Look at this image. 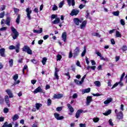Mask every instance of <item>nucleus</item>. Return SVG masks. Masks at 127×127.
<instances>
[{
    "instance_id": "nucleus-29",
    "label": "nucleus",
    "mask_w": 127,
    "mask_h": 127,
    "mask_svg": "<svg viewBox=\"0 0 127 127\" xmlns=\"http://www.w3.org/2000/svg\"><path fill=\"white\" fill-rule=\"evenodd\" d=\"M47 61V58L44 57L42 61V63L43 65H45V64H46Z\"/></svg>"
},
{
    "instance_id": "nucleus-51",
    "label": "nucleus",
    "mask_w": 127,
    "mask_h": 127,
    "mask_svg": "<svg viewBox=\"0 0 127 127\" xmlns=\"http://www.w3.org/2000/svg\"><path fill=\"white\" fill-rule=\"evenodd\" d=\"M63 5H64V1H61L60 4H59V7H62V6H63Z\"/></svg>"
},
{
    "instance_id": "nucleus-63",
    "label": "nucleus",
    "mask_w": 127,
    "mask_h": 127,
    "mask_svg": "<svg viewBox=\"0 0 127 127\" xmlns=\"http://www.w3.org/2000/svg\"><path fill=\"white\" fill-rule=\"evenodd\" d=\"M5 23L7 24V25H10V21H9V20H8V19L6 20Z\"/></svg>"
},
{
    "instance_id": "nucleus-11",
    "label": "nucleus",
    "mask_w": 127,
    "mask_h": 127,
    "mask_svg": "<svg viewBox=\"0 0 127 127\" xmlns=\"http://www.w3.org/2000/svg\"><path fill=\"white\" fill-rule=\"evenodd\" d=\"M62 38L64 42H67V33L63 32L62 35Z\"/></svg>"
},
{
    "instance_id": "nucleus-17",
    "label": "nucleus",
    "mask_w": 127,
    "mask_h": 127,
    "mask_svg": "<svg viewBox=\"0 0 127 127\" xmlns=\"http://www.w3.org/2000/svg\"><path fill=\"white\" fill-rule=\"evenodd\" d=\"M83 112V110H79L77 111L75 114V117L76 118V119H78L79 117H80V115H81V114H82Z\"/></svg>"
},
{
    "instance_id": "nucleus-62",
    "label": "nucleus",
    "mask_w": 127,
    "mask_h": 127,
    "mask_svg": "<svg viewBox=\"0 0 127 127\" xmlns=\"http://www.w3.org/2000/svg\"><path fill=\"white\" fill-rule=\"evenodd\" d=\"M54 76H55L56 79H57V80L59 79V76H58V73H55Z\"/></svg>"
},
{
    "instance_id": "nucleus-39",
    "label": "nucleus",
    "mask_w": 127,
    "mask_h": 127,
    "mask_svg": "<svg viewBox=\"0 0 127 127\" xmlns=\"http://www.w3.org/2000/svg\"><path fill=\"white\" fill-rule=\"evenodd\" d=\"M51 103H52V101L50 99H48L47 101V105L48 106H51Z\"/></svg>"
},
{
    "instance_id": "nucleus-20",
    "label": "nucleus",
    "mask_w": 127,
    "mask_h": 127,
    "mask_svg": "<svg viewBox=\"0 0 127 127\" xmlns=\"http://www.w3.org/2000/svg\"><path fill=\"white\" fill-rule=\"evenodd\" d=\"M5 102L8 107H9V106H10V104L9 103V100L7 95L5 96Z\"/></svg>"
},
{
    "instance_id": "nucleus-64",
    "label": "nucleus",
    "mask_w": 127,
    "mask_h": 127,
    "mask_svg": "<svg viewBox=\"0 0 127 127\" xmlns=\"http://www.w3.org/2000/svg\"><path fill=\"white\" fill-rule=\"evenodd\" d=\"M80 127H86V125L85 124H80L79 125Z\"/></svg>"
},
{
    "instance_id": "nucleus-48",
    "label": "nucleus",
    "mask_w": 127,
    "mask_h": 127,
    "mask_svg": "<svg viewBox=\"0 0 127 127\" xmlns=\"http://www.w3.org/2000/svg\"><path fill=\"white\" fill-rule=\"evenodd\" d=\"M27 68H28V67L27 66V65H25L24 66L22 72H23V75H24V70H26V69H27Z\"/></svg>"
},
{
    "instance_id": "nucleus-55",
    "label": "nucleus",
    "mask_w": 127,
    "mask_h": 127,
    "mask_svg": "<svg viewBox=\"0 0 127 127\" xmlns=\"http://www.w3.org/2000/svg\"><path fill=\"white\" fill-rule=\"evenodd\" d=\"M72 98L73 99H77L78 98V94L77 93L73 94Z\"/></svg>"
},
{
    "instance_id": "nucleus-5",
    "label": "nucleus",
    "mask_w": 127,
    "mask_h": 127,
    "mask_svg": "<svg viewBox=\"0 0 127 127\" xmlns=\"http://www.w3.org/2000/svg\"><path fill=\"white\" fill-rule=\"evenodd\" d=\"M32 12V11L30 10V8H29V7H28L26 9V12H27V17L29 20L31 19V16H30V14H31Z\"/></svg>"
},
{
    "instance_id": "nucleus-33",
    "label": "nucleus",
    "mask_w": 127,
    "mask_h": 127,
    "mask_svg": "<svg viewBox=\"0 0 127 127\" xmlns=\"http://www.w3.org/2000/svg\"><path fill=\"white\" fill-rule=\"evenodd\" d=\"M115 36L116 37H122V34H121L119 31H117Z\"/></svg>"
},
{
    "instance_id": "nucleus-7",
    "label": "nucleus",
    "mask_w": 127,
    "mask_h": 127,
    "mask_svg": "<svg viewBox=\"0 0 127 127\" xmlns=\"http://www.w3.org/2000/svg\"><path fill=\"white\" fill-rule=\"evenodd\" d=\"M67 107L70 113L69 114L70 116H72L73 113H74V108H73V107L70 105V104H67Z\"/></svg>"
},
{
    "instance_id": "nucleus-53",
    "label": "nucleus",
    "mask_w": 127,
    "mask_h": 127,
    "mask_svg": "<svg viewBox=\"0 0 127 127\" xmlns=\"http://www.w3.org/2000/svg\"><path fill=\"white\" fill-rule=\"evenodd\" d=\"M7 29V27H3L0 29V31H4Z\"/></svg>"
},
{
    "instance_id": "nucleus-3",
    "label": "nucleus",
    "mask_w": 127,
    "mask_h": 127,
    "mask_svg": "<svg viewBox=\"0 0 127 127\" xmlns=\"http://www.w3.org/2000/svg\"><path fill=\"white\" fill-rule=\"evenodd\" d=\"M22 49V51L26 52L27 54H29V55H31V54H32V51L28 46H24Z\"/></svg>"
},
{
    "instance_id": "nucleus-26",
    "label": "nucleus",
    "mask_w": 127,
    "mask_h": 127,
    "mask_svg": "<svg viewBox=\"0 0 127 127\" xmlns=\"http://www.w3.org/2000/svg\"><path fill=\"white\" fill-rule=\"evenodd\" d=\"M90 91H91V88H88L87 89H83L82 90V93L83 94H85L86 93H90Z\"/></svg>"
},
{
    "instance_id": "nucleus-32",
    "label": "nucleus",
    "mask_w": 127,
    "mask_h": 127,
    "mask_svg": "<svg viewBox=\"0 0 127 127\" xmlns=\"http://www.w3.org/2000/svg\"><path fill=\"white\" fill-rule=\"evenodd\" d=\"M18 118L19 117H18V115L17 114H15V115H14V116L12 117V120L13 122L16 121V120H18Z\"/></svg>"
},
{
    "instance_id": "nucleus-22",
    "label": "nucleus",
    "mask_w": 127,
    "mask_h": 127,
    "mask_svg": "<svg viewBox=\"0 0 127 127\" xmlns=\"http://www.w3.org/2000/svg\"><path fill=\"white\" fill-rule=\"evenodd\" d=\"M34 33H38V34H40V33H42L43 30H42V28H40L39 30H33Z\"/></svg>"
},
{
    "instance_id": "nucleus-35",
    "label": "nucleus",
    "mask_w": 127,
    "mask_h": 127,
    "mask_svg": "<svg viewBox=\"0 0 127 127\" xmlns=\"http://www.w3.org/2000/svg\"><path fill=\"white\" fill-rule=\"evenodd\" d=\"M62 59V56L61 55H58L57 56V61H60Z\"/></svg>"
},
{
    "instance_id": "nucleus-9",
    "label": "nucleus",
    "mask_w": 127,
    "mask_h": 127,
    "mask_svg": "<svg viewBox=\"0 0 127 127\" xmlns=\"http://www.w3.org/2000/svg\"><path fill=\"white\" fill-rule=\"evenodd\" d=\"M73 22L75 25H80V23L82 22V21L81 20L79 19L78 18H75L73 19Z\"/></svg>"
},
{
    "instance_id": "nucleus-10",
    "label": "nucleus",
    "mask_w": 127,
    "mask_h": 127,
    "mask_svg": "<svg viewBox=\"0 0 127 127\" xmlns=\"http://www.w3.org/2000/svg\"><path fill=\"white\" fill-rule=\"evenodd\" d=\"M86 25H87V21L84 20L80 25V29H85V28H86Z\"/></svg>"
},
{
    "instance_id": "nucleus-18",
    "label": "nucleus",
    "mask_w": 127,
    "mask_h": 127,
    "mask_svg": "<svg viewBox=\"0 0 127 127\" xmlns=\"http://www.w3.org/2000/svg\"><path fill=\"white\" fill-rule=\"evenodd\" d=\"M92 102V97L88 96L86 98V105L87 106H89L90 105V103Z\"/></svg>"
},
{
    "instance_id": "nucleus-21",
    "label": "nucleus",
    "mask_w": 127,
    "mask_h": 127,
    "mask_svg": "<svg viewBox=\"0 0 127 127\" xmlns=\"http://www.w3.org/2000/svg\"><path fill=\"white\" fill-rule=\"evenodd\" d=\"M42 107V104L41 103H36L35 104V108L37 111H39L40 108Z\"/></svg>"
},
{
    "instance_id": "nucleus-60",
    "label": "nucleus",
    "mask_w": 127,
    "mask_h": 127,
    "mask_svg": "<svg viewBox=\"0 0 127 127\" xmlns=\"http://www.w3.org/2000/svg\"><path fill=\"white\" fill-rule=\"evenodd\" d=\"M3 112L5 113V114L8 113V108H4L3 110Z\"/></svg>"
},
{
    "instance_id": "nucleus-37",
    "label": "nucleus",
    "mask_w": 127,
    "mask_h": 127,
    "mask_svg": "<svg viewBox=\"0 0 127 127\" xmlns=\"http://www.w3.org/2000/svg\"><path fill=\"white\" fill-rule=\"evenodd\" d=\"M113 14L115 16H119V15L120 14V11H117L115 12H113Z\"/></svg>"
},
{
    "instance_id": "nucleus-54",
    "label": "nucleus",
    "mask_w": 127,
    "mask_h": 127,
    "mask_svg": "<svg viewBox=\"0 0 127 127\" xmlns=\"http://www.w3.org/2000/svg\"><path fill=\"white\" fill-rule=\"evenodd\" d=\"M109 124L110 126H114V123H113V120L112 119H110L109 121Z\"/></svg>"
},
{
    "instance_id": "nucleus-27",
    "label": "nucleus",
    "mask_w": 127,
    "mask_h": 127,
    "mask_svg": "<svg viewBox=\"0 0 127 127\" xmlns=\"http://www.w3.org/2000/svg\"><path fill=\"white\" fill-rule=\"evenodd\" d=\"M86 52H87V48L86 47V46H84V51H83V52L81 54L82 57H84V56H85V55L86 54Z\"/></svg>"
},
{
    "instance_id": "nucleus-43",
    "label": "nucleus",
    "mask_w": 127,
    "mask_h": 127,
    "mask_svg": "<svg viewBox=\"0 0 127 127\" xmlns=\"http://www.w3.org/2000/svg\"><path fill=\"white\" fill-rule=\"evenodd\" d=\"M93 36H97V37H101V35L98 33H94L92 34Z\"/></svg>"
},
{
    "instance_id": "nucleus-34",
    "label": "nucleus",
    "mask_w": 127,
    "mask_h": 127,
    "mask_svg": "<svg viewBox=\"0 0 127 127\" xmlns=\"http://www.w3.org/2000/svg\"><path fill=\"white\" fill-rule=\"evenodd\" d=\"M9 65L10 67H12V66H13V60L11 59L9 61Z\"/></svg>"
},
{
    "instance_id": "nucleus-59",
    "label": "nucleus",
    "mask_w": 127,
    "mask_h": 127,
    "mask_svg": "<svg viewBox=\"0 0 127 127\" xmlns=\"http://www.w3.org/2000/svg\"><path fill=\"white\" fill-rule=\"evenodd\" d=\"M4 16V11H3L2 13H0V18H2Z\"/></svg>"
},
{
    "instance_id": "nucleus-2",
    "label": "nucleus",
    "mask_w": 127,
    "mask_h": 127,
    "mask_svg": "<svg viewBox=\"0 0 127 127\" xmlns=\"http://www.w3.org/2000/svg\"><path fill=\"white\" fill-rule=\"evenodd\" d=\"M115 113H116V114L117 120H123V119H124V114L123 113V112L120 111L118 112V110L116 109L115 110Z\"/></svg>"
},
{
    "instance_id": "nucleus-12",
    "label": "nucleus",
    "mask_w": 127,
    "mask_h": 127,
    "mask_svg": "<svg viewBox=\"0 0 127 127\" xmlns=\"http://www.w3.org/2000/svg\"><path fill=\"white\" fill-rule=\"evenodd\" d=\"M5 49L4 48H1L0 49V55L1 57H6V56H5Z\"/></svg>"
},
{
    "instance_id": "nucleus-46",
    "label": "nucleus",
    "mask_w": 127,
    "mask_h": 127,
    "mask_svg": "<svg viewBox=\"0 0 127 127\" xmlns=\"http://www.w3.org/2000/svg\"><path fill=\"white\" fill-rule=\"evenodd\" d=\"M122 50H123V51H127V47L126 45H124L123 46V47L122 48Z\"/></svg>"
},
{
    "instance_id": "nucleus-1",
    "label": "nucleus",
    "mask_w": 127,
    "mask_h": 127,
    "mask_svg": "<svg viewBox=\"0 0 127 127\" xmlns=\"http://www.w3.org/2000/svg\"><path fill=\"white\" fill-rule=\"evenodd\" d=\"M11 30L12 31L11 36L13 39H16L19 35V33L17 32V30L13 27H11Z\"/></svg>"
},
{
    "instance_id": "nucleus-52",
    "label": "nucleus",
    "mask_w": 127,
    "mask_h": 127,
    "mask_svg": "<svg viewBox=\"0 0 127 127\" xmlns=\"http://www.w3.org/2000/svg\"><path fill=\"white\" fill-rule=\"evenodd\" d=\"M126 75V73L124 72L123 74L121 75V78H120V81H123V79H124V77Z\"/></svg>"
},
{
    "instance_id": "nucleus-41",
    "label": "nucleus",
    "mask_w": 127,
    "mask_h": 127,
    "mask_svg": "<svg viewBox=\"0 0 127 127\" xmlns=\"http://www.w3.org/2000/svg\"><path fill=\"white\" fill-rule=\"evenodd\" d=\"M8 49H9V50H13V49H15V46L13 45H11L9 46Z\"/></svg>"
},
{
    "instance_id": "nucleus-61",
    "label": "nucleus",
    "mask_w": 127,
    "mask_h": 127,
    "mask_svg": "<svg viewBox=\"0 0 127 127\" xmlns=\"http://www.w3.org/2000/svg\"><path fill=\"white\" fill-rule=\"evenodd\" d=\"M56 110L57 112H60L61 111H62V107H58Z\"/></svg>"
},
{
    "instance_id": "nucleus-30",
    "label": "nucleus",
    "mask_w": 127,
    "mask_h": 127,
    "mask_svg": "<svg viewBox=\"0 0 127 127\" xmlns=\"http://www.w3.org/2000/svg\"><path fill=\"white\" fill-rule=\"evenodd\" d=\"M20 20V14H18L17 17L16 19V22L17 24H19V22Z\"/></svg>"
},
{
    "instance_id": "nucleus-19",
    "label": "nucleus",
    "mask_w": 127,
    "mask_h": 127,
    "mask_svg": "<svg viewBox=\"0 0 127 127\" xmlns=\"http://www.w3.org/2000/svg\"><path fill=\"white\" fill-rule=\"evenodd\" d=\"M67 0V3L69 4V6L72 4V6H74L75 5V0Z\"/></svg>"
},
{
    "instance_id": "nucleus-45",
    "label": "nucleus",
    "mask_w": 127,
    "mask_h": 127,
    "mask_svg": "<svg viewBox=\"0 0 127 127\" xmlns=\"http://www.w3.org/2000/svg\"><path fill=\"white\" fill-rule=\"evenodd\" d=\"M95 54L97 55V56H99V57H101L102 56V54H101V53H100V52L96 51L95 52Z\"/></svg>"
},
{
    "instance_id": "nucleus-38",
    "label": "nucleus",
    "mask_w": 127,
    "mask_h": 127,
    "mask_svg": "<svg viewBox=\"0 0 127 127\" xmlns=\"http://www.w3.org/2000/svg\"><path fill=\"white\" fill-rule=\"evenodd\" d=\"M13 79L14 81H16L18 79V74H15L13 76Z\"/></svg>"
},
{
    "instance_id": "nucleus-6",
    "label": "nucleus",
    "mask_w": 127,
    "mask_h": 127,
    "mask_svg": "<svg viewBox=\"0 0 127 127\" xmlns=\"http://www.w3.org/2000/svg\"><path fill=\"white\" fill-rule=\"evenodd\" d=\"M80 12V10L77 9H73L72 10L70 15L71 16H73V15H77V14Z\"/></svg>"
},
{
    "instance_id": "nucleus-28",
    "label": "nucleus",
    "mask_w": 127,
    "mask_h": 127,
    "mask_svg": "<svg viewBox=\"0 0 127 127\" xmlns=\"http://www.w3.org/2000/svg\"><path fill=\"white\" fill-rule=\"evenodd\" d=\"M111 113H112V110H108L105 113H103V115H104V116H109V115H110Z\"/></svg>"
},
{
    "instance_id": "nucleus-42",
    "label": "nucleus",
    "mask_w": 127,
    "mask_h": 127,
    "mask_svg": "<svg viewBox=\"0 0 127 127\" xmlns=\"http://www.w3.org/2000/svg\"><path fill=\"white\" fill-rule=\"evenodd\" d=\"M3 102H4L3 98H2V97H1V95H0V104L1 105H2V104H3Z\"/></svg>"
},
{
    "instance_id": "nucleus-15",
    "label": "nucleus",
    "mask_w": 127,
    "mask_h": 127,
    "mask_svg": "<svg viewBox=\"0 0 127 127\" xmlns=\"http://www.w3.org/2000/svg\"><path fill=\"white\" fill-rule=\"evenodd\" d=\"M37 93H42V89L40 86H39L34 91V94H37Z\"/></svg>"
},
{
    "instance_id": "nucleus-25",
    "label": "nucleus",
    "mask_w": 127,
    "mask_h": 127,
    "mask_svg": "<svg viewBox=\"0 0 127 127\" xmlns=\"http://www.w3.org/2000/svg\"><path fill=\"white\" fill-rule=\"evenodd\" d=\"M75 83L78 85H81L83 84V81L82 80L79 81L77 79H74Z\"/></svg>"
},
{
    "instance_id": "nucleus-16",
    "label": "nucleus",
    "mask_w": 127,
    "mask_h": 127,
    "mask_svg": "<svg viewBox=\"0 0 127 127\" xmlns=\"http://www.w3.org/2000/svg\"><path fill=\"white\" fill-rule=\"evenodd\" d=\"M54 99H61L63 98V94H57L54 95Z\"/></svg>"
},
{
    "instance_id": "nucleus-24",
    "label": "nucleus",
    "mask_w": 127,
    "mask_h": 127,
    "mask_svg": "<svg viewBox=\"0 0 127 127\" xmlns=\"http://www.w3.org/2000/svg\"><path fill=\"white\" fill-rule=\"evenodd\" d=\"M60 22V18H56L55 20L53 21V23L54 24H57Z\"/></svg>"
},
{
    "instance_id": "nucleus-58",
    "label": "nucleus",
    "mask_w": 127,
    "mask_h": 127,
    "mask_svg": "<svg viewBox=\"0 0 127 127\" xmlns=\"http://www.w3.org/2000/svg\"><path fill=\"white\" fill-rule=\"evenodd\" d=\"M0 10H4L5 9V5H1L0 8Z\"/></svg>"
},
{
    "instance_id": "nucleus-40",
    "label": "nucleus",
    "mask_w": 127,
    "mask_h": 127,
    "mask_svg": "<svg viewBox=\"0 0 127 127\" xmlns=\"http://www.w3.org/2000/svg\"><path fill=\"white\" fill-rule=\"evenodd\" d=\"M14 11L16 14H17L19 12V9L17 8H14Z\"/></svg>"
},
{
    "instance_id": "nucleus-31",
    "label": "nucleus",
    "mask_w": 127,
    "mask_h": 127,
    "mask_svg": "<svg viewBox=\"0 0 127 127\" xmlns=\"http://www.w3.org/2000/svg\"><path fill=\"white\" fill-rule=\"evenodd\" d=\"M94 84H95V86H96L97 87H101V82H100L99 81H95Z\"/></svg>"
},
{
    "instance_id": "nucleus-47",
    "label": "nucleus",
    "mask_w": 127,
    "mask_h": 127,
    "mask_svg": "<svg viewBox=\"0 0 127 127\" xmlns=\"http://www.w3.org/2000/svg\"><path fill=\"white\" fill-rule=\"evenodd\" d=\"M15 47V49H19L20 47V44H19V43H17Z\"/></svg>"
},
{
    "instance_id": "nucleus-4",
    "label": "nucleus",
    "mask_w": 127,
    "mask_h": 127,
    "mask_svg": "<svg viewBox=\"0 0 127 127\" xmlns=\"http://www.w3.org/2000/svg\"><path fill=\"white\" fill-rule=\"evenodd\" d=\"M80 53V48L79 47H76V49L73 51V58H76Z\"/></svg>"
},
{
    "instance_id": "nucleus-50",
    "label": "nucleus",
    "mask_w": 127,
    "mask_h": 127,
    "mask_svg": "<svg viewBox=\"0 0 127 127\" xmlns=\"http://www.w3.org/2000/svg\"><path fill=\"white\" fill-rule=\"evenodd\" d=\"M120 23L122 24V25H125L126 24V22H125L124 20L122 19L120 20Z\"/></svg>"
},
{
    "instance_id": "nucleus-57",
    "label": "nucleus",
    "mask_w": 127,
    "mask_h": 127,
    "mask_svg": "<svg viewBox=\"0 0 127 127\" xmlns=\"http://www.w3.org/2000/svg\"><path fill=\"white\" fill-rule=\"evenodd\" d=\"M93 122H94V123H98L99 122V118H93Z\"/></svg>"
},
{
    "instance_id": "nucleus-44",
    "label": "nucleus",
    "mask_w": 127,
    "mask_h": 127,
    "mask_svg": "<svg viewBox=\"0 0 127 127\" xmlns=\"http://www.w3.org/2000/svg\"><path fill=\"white\" fill-rule=\"evenodd\" d=\"M85 6H86V5L83 4H81L79 6V8H80V9H82V8H84V7H85Z\"/></svg>"
},
{
    "instance_id": "nucleus-56",
    "label": "nucleus",
    "mask_w": 127,
    "mask_h": 127,
    "mask_svg": "<svg viewBox=\"0 0 127 127\" xmlns=\"http://www.w3.org/2000/svg\"><path fill=\"white\" fill-rule=\"evenodd\" d=\"M93 96H94V97H99L100 96H102V94H99V93H97L96 94H92Z\"/></svg>"
},
{
    "instance_id": "nucleus-14",
    "label": "nucleus",
    "mask_w": 127,
    "mask_h": 127,
    "mask_svg": "<svg viewBox=\"0 0 127 127\" xmlns=\"http://www.w3.org/2000/svg\"><path fill=\"white\" fill-rule=\"evenodd\" d=\"M6 93H7V95H8L9 98H13V95L11 92V90L10 89H7L5 90Z\"/></svg>"
},
{
    "instance_id": "nucleus-8",
    "label": "nucleus",
    "mask_w": 127,
    "mask_h": 127,
    "mask_svg": "<svg viewBox=\"0 0 127 127\" xmlns=\"http://www.w3.org/2000/svg\"><path fill=\"white\" fill-rule=\"evenodd\" d=\"M54 117L55 118L57 119L58 121H60L61 120H63V119H64V117L63 116H60L59 115V114L57 113H55L54 114Z\"/></svg>"
},
{
    "instance_id": "nucleus-23",
    "label": "nucleus",
    "mask_w": 127,
    "mask_h": 127,
    "mask_svg": "<svg viewBox=\"0 0 127 127\" xmlns=\"http://www.w3.org/2000/svg\"><path fill=\"white\" fill-rule=\"evenodd\" d=\"M119 84L120 85V86H123V85H124V84H123V83H122V81H121V80H120V81L119 83H118V82L116 83L112 86V89H114V88H116V87H117V86L119 85Z\"/></svg>"
},
{
    "instance_id": "nucleus-13",
    "label": "nucleus",
    "mask_w": 127,
    "mask_h": 127,
    "mask_svg": "<svg viewBox=\"0 0 127 127\" xmlns=\"http://www.w3.org/2000/svg\"><path fill=\"white\" fill-rule=\"evenodd\" d=\"M113 102V98H108L104 102V105L108 106L110 103H112Z\"/></svg>"
},
{
    "instance_id": "nucleus-36",
    "label": "nucleus",
    "mask_w": 127,
    "mask_h": 127,
    "mask_svg": "<svg viewBox=\"0 0 127 127\" xmlns=\"http://www.w3.org/2000/svg\"><path fill=\"white\" fill-rule=\"evenodd\" d=\"M58 9V6L56 5V4H54L53 5L52 10L54 11L57 10Z\"/></svg>"
},
{
    "instance_id": "nucleus-49",
    "label": "nucleus",
    "mask_w": 127,
    "mask_h": 127,
    "mask_svg": "<svg viewBox=\"0 0 127 127\" xmlns=\"http://www.w3.org/2000/svg\"><path fill=\"white\" fill-rule=\"evenodd\" d=\"M73 56V53H72V51H70L68 58H72Z\"/></svg>"
}]
</instances>
